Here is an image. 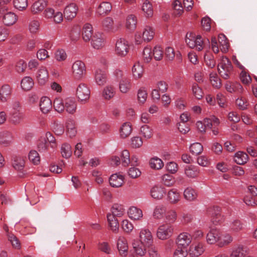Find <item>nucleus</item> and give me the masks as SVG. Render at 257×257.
<instances>
[{
    "label": "nucleus",
    "instance_id": "nucleus-19",
    "mask_svg": "<svg viewBox=\"0 0 257 257\" xmlns=\"http://www.w3.org/2000/svg\"><path fill=\"white\" fill-rule=\"evenodd\" d=\"M133 129L130 122L123 123L119 130L120 137L121 139H125L131 134Z\"/></svg>",
    "mask_w": 257,
    "mask_h": 257
},
{
    "label": "nucleus",
    "instance_id": "nucleus-17",
    "mask_svg": "<svg viewBox=\"0 0 257 257\" xmlns=\"http://www.w3.org/2000/svg\"><path fill=\"white\" fill-rule=\"evenodd\" d=\"M112 9L111 5L108 2H102L98 7L96 13L100 16L106 15L110 12Z\"/></svg>",
    "mask_w": 257,
    "mask_h": 257
},
{
    "label": "nucleus",
    "instance_id": "nucleus-33",
    "mask_svg": "<svg viewBox=\"0 0 257 257\" xmlns=\"http://www.w3.org/2000/svg\"><path fill=\"white\" fill-rule=\"evenodd\" d=\"M137 19L135 15L131 14L127 16L126 20V27L130 31H134L137 27Z\"/></svg>",
    "mask_w": 257,
    "mask_h": 257
},
{
    "label": "nucleus",
    "instance_id": "nucleus-1",
    "mask_svg": "<svg viewBox=\"0 0 257 257\" xmlns=\"http://www.w3.org/2000/svg\"><path fill=\"white\" fill-rule=\"evenodd\" d=\"M218 72L224 79H228L233 72V66L231 61L226 57H222L218 65Z\"/></svg>",
    "mask_w": 257,
    "mask_h": 257
},
{
    "label": "nucleus",
    "instance_id": "nucleus-31",
    "mask_svg": "<svg viewBox=\"0 0 257 257\" xmlns=\"http://www.w3.org/2000/svg\"><path fill=\"white\" fill-rule=\"evenodd\" d=\"M17 21V16L12 12H8L3 17V23L5 25L12 26Z\"/></svg>",
    "mask_w": 257,
    "mask_h": 257
},
{
    "label": "nucleus",
    "instance_id": "nucleus-4",
    "mask_svg": "<svg viewBox=\"0 0 257 257\" xmlns=\"http://www.w3.org/2000/svg\"><path fill=\"white\" fill-rule=\"evenodd\" d=\"M174 232V226L169 223H165L161 225L158 228L157 236L162 240L167 239L170 238Z\"/></svg>",
    "mask_w": 257,
    "mask_h": 257
},
{
    "label": "nucleus",
    "instance_id": "nucleus-6",
    "mask_svg": "<svg viewBox=\"0 0 257 257\" xmlns=\"http://www.w3.org/2000/svg\"><path fill=\"white\" fill-rule=\"evenodd\" d=\"M130 46L128 42L124 38H119L115 43V52L119 56H124L128 52Z\"/></svg>",
    "mask_w": 257,
    "mask_h": 257
},
{
    "label": "nucleus",
    "instance_id": "nucleus-22",
    "mask_svg": "<svg viewBox=\"0 0 257 257\" xmlns=\"http://www.w3.org/2000/svg\"><path fill=\"white\" fill-rule=\"evenodd\" d=\"M205 250V246L202 243H198L195 245H192L190 247V254L195 257L198 256L202 254Z\"/></svg>",
    "mask_w": 257,
    "mask_h": 257
},
{
    "label": "nucleus",
    "instance_id": "nucleus-49",
    "mask_svg": "<svg viewBox=\"0 0 257 257\" xmlns=\"http://www.w3.org/2000/svg\"><path fill=\"white\" fill-rule=\"evenodd\" d=\"M210 80L212 86L216 88H219L221 86L220 79L217 76L215 73H211L210 74Z\"/></svg>",
    "mask_w": 257,
    "mask_h": 257
},
{
    "label": "nucleus",
    "instance_id": "nucleus-63",
    "mask_svg": "<svg viewBox=\"0 0 257 257\" xmlns=\"http://www.w3.org/2000/svg\"><path fill=\"white\" fill-rule=\"evenodd\" d=\"M121 158L122 160V164L124 166H127L131 163L130 153L127 150H124L122 151Z\"/></svg>",
    "mask_w": 257,
    "mask_h": 257
},
{
    "label": "nucleus",
    "instance_id": "nucleus-36",
    "mask_svg": "<svg viewBox=\"0 0 257 257\" xmlns=\"http://www.w3.org/2000/svg\"><path fill=\"white\" fill-rule=\"evenodd\" d=\"M46 3L44 0H38L35 2L32 6L31 10L33 14H37L43 11L46 6Z\"/></svg>",
    "mask_w": 257,
    "mask_h": 257
},
{
    "label": "nucleus",
    "instance_id": "nucleus-58",
    "mask_svg": "<svg viewBox=\"0 0 257 257\" xmlns=\"http://www.w3.org/2000/svg\"><path fill=\"white\" fill-rule=\"evenodd\" d=\"M204 61L206 64L210 68H213L215 65V60H214V56L212 54L206 53L204 55Z\"/></svg>",
    "mask_w": 257,
    "mask_h": 257
},
{
    "label": "nucleus",
    "instance_id": "nucleus-7",
    "mask_svg": "<svg viewBox=\"0 0 257 257\" xmlns=\"http://www.w3.org/2000/svg\"><path fill=\"white\" fill-rule=\"evenodd\" d=\"M117 79L119 81V88L122 93H126L131 87L130 80L121 71L115 72Z\"/></svg>",
    "mask_w": 257,
    "mask_h": 257
},
{
    "label": "nucleus",
    "instance_id": "nucleus-3",
    "mask_svg": "<svg viewBox=\"0 0 257 257\" xmlns=\"http://www.w3.org/2000/svg\"><path fill=\"white\" fill-rule=\"evenodd\" d=\"M72 71L73 76L75 79H81L86 73L85 64L80 60L75 61L72 66Z\"/></svg>",
    "mask_w": 257,
    "mask_h": 257
},
{
    "label": "nucleus",
    "instance_id": "nucleus-23",
    "mask_svg": "<svg viewBox=\"0 0 257 257\" xmlns=\"http://www.w3.org/2000/svg\"><path fill=\"white\" fill-rule=\"evenodd\" d=\"M95 80L98 85H103L107 81L106 74L101 70H97L95 73Z\"/></svg>",
    "mask_w": 257,
    "mask_h": 257
},
{
    "label": "nucleus",
    "instance_id": "nucleus-54",
    "mask_svg": "<svg viewBox=\"0 0 257 257\" xmlns=\"http://www.w3.org/2000/svg\"><path fill=\"white\" fill-rule=\"evenodd\" d=\"M141 134L147 139L151 138L153 136L152 130L148 125H144L140 128Z\"/></svg>",
    "mask_w": 257,
    "mask_h": 257
},
{
    "label": "nucleus",
    "instance_id": "nucleus-2",
    "mask_svg": "<svg viewBox=\"0 0 257 257\" xmlns=\"http://www.w3.org/2000/svg\"><path fill=\"white\" fill-rule=\"evenodd\" d=\"M186 43L191 48H196L198 51H201L204 47V44L200 35L195 37L193 33H187L186 35Z\"/></svg>",
    "mask_w": 257,
    "mask_h": 257
},
{
    "label": "nucleus",
    "instance_id": "nucleus-13",
    "mask_svg": "<svg viewBox=\"0 0 257 257\" xmlns=\"http://www.w3.org/2000/svg\"><path fill=\"white\" fill-rule=\"evenodd\" d=\"M117 247L120 255L125 257L127 255L128 245L126 239L123 236H119L117 242Z\"/></svg>",
    "mask_w": 257,
    "mask_h": 257
},
{
    "label": "nucleus",
    "instance_id": "nucleus-10",
    "mask_svg": "<svg viewBox=\"0 0 257 257\" xmlns=\"http://www.w3.org/2000/svg\"><path fill=\"white\" fill-rule=\"evenodd\" d=\"M192 237L187 232L180 233L177 239V246L187 249L191 242Z\"/></svg>",
    "mask_w": 257,
    "mask_h": 257
},
{
    "label": "nucleus",
    "instance_id": "nucleus-40",
    "mask_svg": "<svg viewBox=\"0 0 257 257\" xmlns=\"http://www.w3.org/2000/svg\"><path fill=\"white\" fill-rule=\"evenodd\" d=\"M107 218L111 229L113 232H117L119 228V223L117 219L110 214H107Z\"/></svg>",
    "mask_w": 257,
    "mask_h": 257
},
{
    "label": "nucleus",
    "instance_id": "nucleus-35",
    "mask_svg": "<svg viewBox=\"0 0 257 257\" xmlns=\"http://www.w3.org/2000/svg\"><path fill=\"white\" fill-rule=\"evenodd\" d=\"M197 193L196 191L191 187L187 188L184 191L185 199L189 201H193L197 197Z\"/></svg>",
    "mask_w": 257,
    "mask_h": 257
},
{
    "label": "nucleus",
    "instance_id": "nucleus-11",
    "mask_svg": "<svg viewBox=\"0 0 257 257\" xmlns=\"http://www.w3.org/2000/svg\"><path fill=\"white\" fill-rule=\"evenodd\" d=\"M49 74L46 68L41 66L36 74V78L38 83L41 85H45L48 80Z\"/></svg>",
    "mask_w": 257,
    "mask_h": 257
},
{
    "label": "nucleus",
    "instance_id": "nucleus-48",
    "mask_svg": "<svg viewBox=\"0 0 257 257\" xmlns=\"http://www.w3.org/2000/svg\"><path fill=\"white\" fill-rule=\"evenodd\" d=\"M177 217L176 212L174 210L168 211L165 214V219L168 223L171 224L175 222Z\"/></svg>",
    "mask_w": 257,
    "mask_h": 257
},
{
    "label": "nucleus",
    "instance_id": "nucleus-26",
    "mask_svg": "<svg viewBox=\"0 0 257 257\" xmlns=\"http://www.w3.org/2000/svg\"><path fill=\"white\" fill-rule=\"evenodd\" d=\"M67 133L70 138L75 137L77 133L75 122L73 119H69L66 124Z\"/></svg>",
    "mask_w": 257,
    "mask_h": 257
},
{
    "label": "nucleus",
    "instance_id": "nucleus-51",
    "mask_svg": "<svg viewBox=\"0 0 257 257\" xmlns=\"http://www.w3.org/2000/svg\"><path fill=\"white\" fill-rule=\"evenodd\" d=\"M203 148L202 145L199 143H195L190 147V152L194 155H198L201 153Z\"/></svg>",
    "mask_w": 257,
    "mask_h": 257
},
{
    "label": "nucleus",
    "instance_id": "nucleus-32",
    "mask_svg": "<svg viewBox=\"0 0 257 257\" xmlns=\"http://www.w3.org/2000/svg\"><path fill=\"white\" fill-rule=\"evenodd\" d=\"M185 173L188 177L194 178L198 176L199 171L197 167L189 165L186 167Z\"/></svg>",
    "mask_w": 257,
    "mask_h": 257
},
{
    "label": "nucleus",
    "instance_id": "nucleus-59",
    "mask_svg": "<svg viewBox=\"0 0 257 257\" xmlns=\"http://www.w3.org/2000/svg\"><path fill=\"white\" fill-rule=\"evenodd\" d=\"M40 22L38 20H33L30 22L29 24V30L30 33L36 34L39 30Z\"/></svg>",
    "mask_w": 257,
    "mask_h": 257
},
{
    "label": "nucleus",
    "instance_id": "nucleus-42",
    "mask_svg": "<svg viewBox=\"0 0 257 257\" xmlns=\"http://www.w3.org/2000/svg\"><path fill=\"white\" fill-rule=\"evenodd\" d=\"M115 93V89L113 87L107 86L104 88L102 95L105 99L109 100L114 96Z\"/></svg>",
    "mask_w": 257,
    "mask_h": 257
},
{
    "label": "nucleus",
    "instance_id": "nucleus-8",
    "mask_svg": "<svg viewBox=\"0 0 257 257\" xmlns=\"http://www.w3.org/2000/svg\"><path fill=\"white\" fill-rule=\"evenodd\" d=\"M208 213L211 216V220L215 225L221 223L223 218L221 216L220 208L218 206L210 208L207 210Z\"/></svg>",
    "mask_w": 257,
    "mask_h": 257
},
{
    "label": "nucleus",
    "instance_id": "nucleus-12",
    "mask_svg": "<svg viewBox=\"0 0 257 257\" xmlns=\"http://www.w3.org/2000/svg\"><path fill=\"white\" fill-rule=\"evenodd\" d=\"M78 11V7L74 3H71L66 7L64 11V17L71 20L75 17Z\"/></svg>",
    "mask_w": 257,
    "mask_h": 257
},
{
    "label": "nucleus",
    "instance_id": "nucleus-62",
    "mask_svg": "<svg viewBox=\"0 0 257 257\" xmlns=\"http://www.w3.org/2000/svg\"><path fill=\"white\" fill-rule=\"evenodd\" d=\"M163 51L160 46H155L153 49V56L157 61L161 60L163 57Z\"/></svg>",
    "mask_w": 257,
    "mask_h": 257
},
{
    "label": "nucleus",
    "instance_id": "nucleus-21",
    "mask_svg": "<svg viewBox=\"0 0 257 257\" xmlns=\"http://www.w3.org/2000/svg\"><path fill=\"white\" fill-rule=\"evenodd\" d=\"M166 193L164 188L160 186H155L151 190V194L153 198L156 199H162Z\"/></svg>",
    "mask_w": 257,
    "mask_h": 257
},
{
    "label": "nucleus",
    "instance_id": "nucleus-47",
    "mask_svg": "<svg viewBox=\"0 0 257 257\" xmlns=\"http://www.w3.org/2000/svg\"><path fill=\"white\" fill-rule=\"evenodd\" d=\"M243 228V224L240 220L235 219L230 224V229L234 232H238Z\"/></svg>",
    "mask_w": 257,
    "mask_h": 257
},
{
    "label": "nucleus",
    "instance_id": "nucleus-43",
    "mask_svg": "<svg viewBox=\"0 0 257 257\" xmlns=\"http://www.w3.org/2000/svg\"><path fill=\"white\" fill-rule=\"evenodd\" d=\"M24 117V114L21 111H12L11 120L13 123L16 124L19 123Z\"/></svg>",
    "mask_w": 257,
    "mask_h": 257
},
{
    "label": "nucleus",
    "instance_id": "nucleus-29",
    "mask_svg": "<svg viewBox=\"0 0 257 257\" xmlns=\"http://www.w3.org/2000/svg\"><path fill=\"white\" fill-rule=\"evenodd\" d=\"M34 84V80L30 76L24 77L21 80V86L22 89L25 91L31 90Z\"/></svg>",
    "mask_w": 257,
    "mask_h": 257
},
{
    "label": "nucleus",
    "instance_id": "nucleus-41",
    "mask_svg": "<svg viewBox=\"0 0 257 257\" xmlns=\"http://www.w3.org/2000/svg\"><path fill=\"white\" fill-rule=\"evenodd\" d=\"M180 199L179 193L175 189L170 190L168 193V199L171 203H176Z\"/></svg>",
    "mask_w": 257,
    "mask_h": 257
},
{
    "label": "nucleus",
    "instance_id": "nucleus-45",
    "mask_svg": "<svg viewBox=\"0 0 257 257\" xmlns=\"http://www.w3.org/2000/svg\"><path fill=\"white\" fill-rule=\"evenodd\" d=\"M54 107L56 111L61 113L63 112L65 109V100L63 99L60 97L56 98L54 100Z\"/></svg>",
    "mask_w": 257,
    "mask_h": 257
},
{
    "label": "nucleus",
    "instance_id": "nucleus-9",
    "mask_svg": "<svg viewBox=\"0 0 257 257\" xmlns=\"http://www.w3.org/2000/svg\"><path fill=\"white\" fill-rule=\"evenodd\" d=\"M140 241L144 245L149 247L153 243V237L151 232L148 229H142L140 233Z\"/></svg>",
    "mask_w": 257,
    "mask_h": 257
},
{
    "label": "nucleus",
    "instance_id": "nucleus-44",
    "mask_svg": "<svg viewBox=\"0 0 257 257\" xmlns=\"http://www.w3.org/2000/svg\"><path fill=\"white\" fill-rule=\"evenodd\" d=\"M150 165L152 169L159 170L164 166V163L161 159L156 157L150 160Z\"/></svg>",
    "mask_w": 257,
    "mask_h": 257
},
{
    "label": "nucleus",
    "instance_id": "nucleus-38",
    "mask_svg": "<svg viewBox=\"0 0 257 257\" xmlns=\"http://www.w3.org/2000/svg\"><path fill=\"white\" fill-rule=\"evenodd\" d=\"M247 253V250L243 246L239 245L234 248L229 257H244Z\"/></svg>",
    "mask_w": 257,
    "mask_h": 257
},
{
    "label": "nucleus",
    "instance_id": "nucleus-39",
    "mask_svg": "<svg viewBox=\"0 0 257 257\" xmlns=\"http://www.w3.org/2000/svg\"><path fill=\"white\" fill-rule=\"evenodd\" d=\"M248 155L243 152H238L235 154L234 161L239 165L244 164L248 161Z\"/></svg>",
    "mask_w": 257,
    "mask_h": 257
},
{
    "label": "nucleus",
    "instance_id": "nucleus-16",
    "mask_svg": "<svg viewBox=\"0 0 257 257\" xmlns=\"http://www.w3.org/2000/svg\"><path fill=\"white\" fill-rule=\"evenodd\" d=\"M12 88L8 84L3 85L0 88V100L2 102H6L11 95Z\"/></svg>",
    "mask_w": 257,
    "mask_h": 257
},
{
    "label": "nucleus",
    "instance_id": "nucleus-25",
    "mask_svg": "<svg viewBox=\"0 0 257 257\" xmlns=\"http://www.w3.org/2000/svg\"><path fill=\"white\" fill-rule=\"evenodd\" d=\"M26 158L22 156H15L13 162V167L17 170H22L25 166Z\"/></svg>",
    "mask_w": 257,
    "mask_h": 257
},
{
    "label": "nucleus",
    "instance_id": "nucleus-18",
    "mask_svg": "<svg viewBox=\"0 0 257 257\" xmlns=\"http://www.w3.org/2000/svg\"><path fill=\"white\" fill-rule=\"evenodd\" d=\"M40 107L44 113H47L52 109V103L50 99L48 97H43L40 102Z\"/></svg>",
    "mask_w": 257,
    "mask_h": 257
},
{
    "label": "nucleus",
    "instance_id": "nucleus-60",
    "mask_svg": "<svg viewBox=\"0 0 257 257\" xmlns=\"http://www.w3.org/2000/svg\"><path fill=\"white\" fill-rule=\"evenodd\" d=\"M165 211L166 209L165 207L162 205L158 206L154 210L153 216L157 219L162 218Z\"/></svg>",
    "mask_w": 257,
    "mask_h": 257
},
{
    "label": "nucleus",
    "instance_id": "nucleus-27",
    "mask_svg": "<svg viewBox=\"0 0 257 257\" xmlns=\"http://www.w3.org/2000/svg\"><path fill=\"white\" fill-rule=\"evenodd\" d=\"M123 183V177L117 174L112 175L109 178V184L113 187H119Z\"/></svg>",
    "mask_w": 257,
    "mask_h": 257
},
{
    "label": "nucleus",
    "instance_id": "nucleus-5",
    "mask_svg": "<svg viewBox=\"0 0 257 257\" xmlns=\"http://www.w3.org/2000/svg\"><path fill=\"white\" fill-rule=\"evenodd\" d=\"M76 95L80 102L85 103L89 99L90 90L85 84L80 83L77 88Z\"/></svg>",
    "mask_w": 257,
    "mask_h": 257
},
{
    "label": "nucleus",
    "instance_id": "nucleus-28",
    "mask_svg": "<svg viewBox=\"0 0 257 257\" xmlns=\"http://www.w3.org/2000/svg\"><path fill=\"white\" fill-rule=\"evenodd\" d=\"M13 137L12 134L9 132H3L0 133V144L5 146H8L12 142Z\"/></svg>",
    "mask_w": 257,
    "mask_h": 257
},
{
    "label": "nucleus",
    "instance_id": "nucleus-55",
    "mask_svg": "<svg viewBox=\"0 0 257 257\" xmlns=\"http://www.w3.org/2000/svg\"><path fill=\"white\" fill-rule=\"evenodd\" d=\"M132 72L134 76L136 78H140L143 73V68L139 63L135 64L133 68Z\"/></svg>",
    "mask_w": 257,
    "mask_h": 257
},
{
    "label": "nucleus",
    "instance_id": "nucleus-61",
    "mask_svg": "<svg viewBox=\"0 0 257 257\" xmlns=\"http://www.w3.org/2000/svg\"><path fill=\"white\" fill-rule=\"evenodd\" d=\"M14 7L20 11L25 10L28 6L27 0H14Z\"/></svg>",
    "mask_w": 257,
    "mask_h": 257
},
{
    "label": "nucleus",
    "instance_id": "nucleus-57",
    "mask_svg": "<svg viewBox=\"0 0 257 257\" xmlns=\"http://www.w3.org/2000/svg\"><path fill=\"white\" fill-rule=\"evenodd\" d=\"M103 28L108 31H113V21L110 17L106 18L102 22Z\"/></svg>",
    "mask_w": 257,
    "mask_h": 257
},
{
    "label": "nucleus",
    "instance_id": "nucleus-53",
    "mask_svg": "<svg viewBox=\"0 0 257 257\" xmlns=\"http://www.w3.org/2000/svg\"><path fill=\"white\" fill-rule=\"evenodd\" d=\"M192 91L194 96L197 99H200L203 97V91L202 89L196 83H193L192 85Z\"/></svg>",
    "mask_w": 257,
    "mask_h": 257
},
{
    "label": "nucleus",
    "instance_id": "nucleus-20",
    "mask_svg": "<svg viewBox=\"0 0 257 257\" xmlns=\"http://www.w3.org/2000/svg\"><path fill=\"white\" fill-rule=\"evenodd\" d=\"M65 109L69 113L73 114L76 110L77 104L72 98H67L65 99Z\"/></svg>",
    "mask_w": 257,
    "mask_h": 257
},
{
    "label": "nucleus",
    "instance_id": "nucleus-14",
    "mask_svg": "<svg viewBox=\"0 0 257 257\" xmlns=\"http://www.w3.org/2000/svg\"><path fill=\"white\" fill-rule=\"evenodd\" d=\"M105 42L102 35L100 33L95 34L91 39V45L95 49H100L104 46Z\"/></svg>",
    "mask_w": 257,
    "mask_h": 257
},
{
    "label": "nucleus",
    "instance_id": "nucleus-15",
    "mask_svg": "<svg viewBox=\"0 0 257 257\" xmlns=\"http://www.w3.org/2000/svg\"><path fill=\"white\" fill-rule=\"evenodd\" d=\"M221 233L218 229H211L206 235V240L209 244H214L220 240Z\"/></svg>",
    "mask_w": 257,
    "mask_h": 257
},
{
    "label": "nucleus",
    "instance_id": "nucleus-34",
    "mask_svg": "<svg viewBox=\"0 0 257 257\" xmlns=\"http://www.w3.org/2000/svg\"><path fill=\"white\" fill-rule=\"evenodd\" d=\"M155 32L153 28L150 26L145 27L143 33V39L147 42L152 40L154 36Z\"/></svg>",
    "mask_w": 257,
    "mask_h": 257
},
{
    "label": "nucleus",
    "instance_id": "nucleus-56",
    "mask_svg": "<svg viewBox=\"0 0 257 257\" xmlns=\"http://www.w3.org/2000/svg\"><path fill=\"white\" fill-rule=\"evenodd\" d=\"M61 154L65 158H69L72 154L71 147L69 144H64L61 147Z\"/></svg>",
    "mask_w": 257,
    "mask_h": 257
},
{
    "label": "nucleus",
    "instance_id": "nucleus-64",
    "mask_svg": "<svg viewBox=\"0 0 257 257\" xmlns=\"http://www.w3.org/2000/svg\"><path fill=\"white\" fill-rule=\"evenodd\" d=\"M7 236L13 246L17 249L20 248V242L16 236L12 233H8Z\"/></svg>",
    "mask_w": 257,
    "mask_h": 257
},
{
    "label": "nucleus",
    "instance_id": "nucleus-52",
    "mask_svg": "<svg viewBox=\"0 0 257 257\" xmlns=\"http://www.w3.org/2000/svg\"><path fill=\"white\" fill-rule=\"evenodd\" d=\"M142 10L148 17H152L153 15V10L152 4L148 1H146L142 6Z\"/></svg>",
    "mask_w": 257,
    "mask_h": 257
},
{
    "label": "nucleus",
    "instance_id": "nucleus-50",
    "mask_svg": "<svg viewBox=\"0 0 257 257\" xmlns=\"http://www.w3.org/2000/svg\"><path fill=\"white\" fill-rule=\"evenodd\" d=\"M218 41L220 44V47H222L221 48L222 51L226 52L228 50L229 43L227 41L226 38L223 34H219L218 35Z\"/></svg>",
    "mask_w": 257,
    "mask_h": 257
},
{
    "label": "nucleus",
    "instance_id": "nucleus-24",
    "mask_svg": "<svg viewBox=\"0 0 257 257\" xmlns=\"http://www.w3.org/2000/svg\"><path fill=\"white\" fill-rule=\"evenodd\" d=\"M92 27L89 24H85L82 29V38L85 42H88L91 38L92 39Z\"/></svg>",
    "mask_w": 257,
    "mask_h": 257
},
{
    "label": "nucleus",
    "instance_id": "nucleus-37",
    "mask_svg": "<svg viewBox=\"0 0 257 257\" xmlns=\"http://www.w3.org/2000/svg\"><path fill=\"white\" fill-rule=\"evenodd\" d=\"M136 253L140 256H143L146 253V247L148 246L144 245L140 241H136L133 244Z\"/></svg>",
    "mask_w": 257,
    "mask_h": 257
},
{
    "label": "nucleus",
    "instance_id": "nucleus-46",
    "mask_svg": "<svg viewBox=\"0 0 257 257\" xmlns=\"http://www.w3.org/2000/svg\"><path fill=\"white\" fill-rule=\"evenodd\" d=\"M112 214L113 216H121L123 215L124 209L123 206L118 204H114L111 208Z\"/></svg>",
    "mask_w": 257,
    "mask_h": 257
},
{
    "label": "nucleus",
    "instance_id": "nucleus-30",
    "mask_svg": "<svg viewBox=\"0 0 257 257\" xmlns=\"http://www.w3.org/2000/svg\"><path fill=\"white\" fill-rule=\"evenodd\" d=\"M128 214L130 218L133 220H139L143 217L142 210L134 206L129 209Z\"/></svg>",
    "mask_w": 257,
    "mask_h": 257
}]
</instances>
